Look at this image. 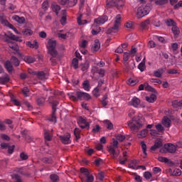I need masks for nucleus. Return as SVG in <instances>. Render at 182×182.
I'll return each mask as SVG.
<instances>
[{
    "label": "nucleus",
    "instance_id": "1",
    "mask_svg": "<svg viewBox=\"0 0 182 182\" xmlns=\"http://www.w3.org/2000/svg\"><path fill=\"white\" fill-rule=\"evenodd\" d=\"M46 48L48 53L50 55V61L53 66H55L58 62V50H56V41L53 39L48 41Z\"/></svg>",
    "mask_w": 182,
    "mask_h": 182
},
{
    "label": "nucleus",
    "instance_id": "2",
    "mask_svg": "<svg viewBox=\"0 0 182 182\" xmlns=\"http://www.w3.org/2000/svg\"><path fill=\"white\" fill-rule=\"evenodd\" d=\"M4 41L5 42L9 43V46L12 50H15V52H18L19 50V47L16 43H11V41L9 39H11V41H16L17 42H22V39L21 38L14 35L10 31H8L7 33H5L3 37Z\"/></svg>",
    "mask_w": 182,
    "mask_h": 182
},
{
    "label": "nucleus",
    "instance_id": "3",
    "mask_svg": "<svg viewBox=\"0 0 182 182\" xmlns=\"http://www.w3.org/2000/svg\"><path fill=\"white\" fill-rule=\"evenodd\" d=\"M151 11V4H142L139 6L137 9L136 16L137 19H141V18H144V16H147L150 11Z\"/></svg>",
    "mask_w": 182,
    "mask_h": 182
},
{
    "label": "nucleus",
    "instance_id": "4",
    "mask_svg": "<svg viewBox=\"0 0 182 182\" xmlns=\"http://www.w3.org/2000/svg\"><path fill=\"white\" fill-rule=\"evenodd\" d=\"M69 99L73 100V102H77V99L80 100H90L91 97L90 95L86 92L78 91L76 92V96L73 92H70L68 94Z\"/></svg>",
    "mask_w": 182,
    "mask_h": 182
},
{
    "label": "nucleus",
    "instance_id": "5",
    "mask_svg": "<svg viewBox=\"0 0 182 182\" xmlns=\"http://www.w3.org/2000/svg\"><path fill=\"white\" fill-rule=\"evenodd\" d=\"M128 126L131 129L132 133H137L139 129L143 127V119H132V121L128 122Z\"/></svg>",
    "mask_w": 182,
    "mask_h": 182
},
{
    "label": "nucleus",
    "instance_id": "6",
    "mask_svg": "<svg viewBox=\"0 0 182 182\" xmlns=\"http://www.w3.org/2000/svg\"><path fill=\"white\" fill-rule=\"evenodd\" d=\"M122 21V16L118 14L115 17L114 25L112 28H109L108 33H116L119 31V26H120V22Z\"/></svg>",
    "mask_w": 182,
    "mask_h": 182
},
{
    "label": "nucleus",
    "instance_id": "7",
    "mask_svg": "<svg viewBox=\"0 0 182 182\" xmlns=\"http://www.w3.org/2000/svg\"><path fill=\"white\" fill-rule=\"evenodd\" d=\"M177 147H182V145H174L173 144H166L164 145V149L168 153H176L177 151Z\"/></svg>",
    "mask_w": 182,
    "mask_h": 182
},
{
    "label": "nucleus",
    "instance_id": "8",
    "mask_svg": "<svg viewBox=\"0 0 182 182\" xmlns=\"http://www.w3.org/2000/svg\"><path fill=\"white\" fill-rule=\"evenodd\" d=\"M80 172L87 178L86 182H93L95 180V178L90 175V173H89V171L87 168H81Z\"/></svg>",
    "mask_w": 182,
    "mask_h": 182
},
{
    "label": "nucleus",
    "instance_id": "9",
    "mask_svg": "<svg viewBox=\"0 0 182 182\" xmlns=\"http://www.w3.org/2000/svg\"><path fill=\"white\" fill-rule=\"evenodd\" d=\"M107 21H109V17H107V16H102L95 18L94 22L97 25H105Z\"/></svg>",
    "mask_w": 182,
    "mask_h": 182
},
{
    "label": "nucleus",
    "instance_id": "10",
    "mask_svg": "<svg viewBox=\"0 0 182 182\" xmlns=\"http://www.w3.org/2000/svg\"><path fill=\"white\" fill-rule=\"evenodd\" d=\"M78 123L81 129H90V124L87 122L86 119L80 117L78 119Z\"/></svg>",
    "mask_w": 182,
    "mask_h": 182
},
{
    "label": "nucleus",
    "instance_id": "11",
    "mask_svg": "<svg viewBox=\"0 0 182 182\" xmlns=\"http://www.w3.org/2000/svg\"><path fill=\"white\" fill-rule=\"evenodd\" d=\"M58 4L60 5H68V6H75L77 4V0L70 1L69 0H58Z\"/></svg>",
    "mask_w": 182,
    "mask_h": 182
},
{
    "label": "nucleus",
    "instance_id": "12",
    "mask_svg": "<svg viewBox=\"0 0 182 182\" xmlns=\"http://www.w3.org/2000/svg\"><path fill=\"white\" fill-rule=\"evenodd\" d=\"M60 139L63 144H70V134L60 136Z\"/></svg>",
    "mask_w": 182,
    "mask_h": 182
},
{
    "label": "nucleus",
    "instance_id": "13",
    "mask_svg": "<svg viewBox=\"0 0 182 182\" xmlns=\"http://www.w3.org/2000/svg\"><path fill=\"white\" fill-rule=\"evenodd\" d=\"M108 151L112 159H117L119 157V154H120V151H116V149L113 146H109L108 149Z\"/></svg>",
    "mask_w": 182,
    "mask_h": 182
},
{
    "label": "nucleus",
    "instance_id": "14",
    "mask_svg": "<svg viewBox=\"0 0 182 182\" xmlns=\"http://www.w3.org/2000/svg\"><path fill=\"white\" fill-rule=\"evenodd\" d=\"M129 106H133V107H139L140 105V99L137 97H134L129 103Z\"/></svg>",
    "mask_w": 182,
    "mask_h": 182
},
{
    "label": "nucleus",
    "instance_id": "15",
    "mask_svg": "<svg viewBox=\"0 0 182 182\" xmlns=\"http://www.w3.org/2000/svg\"><path fill=\"white\" fill-rule=\"evenodd\" d=\"M131 56L132 55L129 54V53L128 52L124 53V55H123L124 65L125 68H127V69H129V63H127V60L130 59Z\"/></svg>",
    "mask_w": 182,
    "mask_h": 182
},
{
    "label": "nucleus",
    "instance_id": "16",
    "mask_svg": "<svg viewBox=\"0 0 182 182\" xmlns=\"http://www.w3.org/2000/svg\"><path fill=\"white\" fill-rule=\"evenodd\" d=\"M151 2H154L155 5H158L159 6H163L168 4V0H152Z\"/></svg>",
    "mask_w": 182,
    "mask_h": 182
},
{
    "label": "nucleus",
    "instance_id": "17",
    "mask_svg": "<svg viewBox=\"0 0 182 182\" xmlns=\"http://www.w3.org/2000/svg\"><path fill=\"white\" fill-rule=\"evenodd\" d=\"M146 100L149 103H154L157 100V97L154 94H151L149 96L146 97Z\"/></svg>",
    "mask_w": 182,
    "mask_h": 182
},
{
    "label": "nucleus",
    "instance_id": "18",
    "mask_svg": "<svg viewBox=\"0 0 182 182\" xmlns=\"http://www.w3.org/2000/svg\"><path fill=\"white\" fill-rule=\"evenodd\" d=\"M99 49H100V42L99 41V40H95L92 47V50L93 52H97Z\"/></svg>",
    "mask_w": 182,
    "mask_h": 182
},
{
    "label": "nucleus",
    "instance_id": "19",
    "mask_svg": "<svg viewBox=\"0 0 182 182\" xmlns=\"http://www.w3.org/2000/svg\"><path fill=\"white\" fill-rule=\"evenodd\" d=\"M163 146V142L160 140H156L154 143V145L151 147V150L154 151L157 150V149H160Z\"/></svg>",
    "mask_w": 182,
    "mask_h": 182
},
{
    "label": "nucleus",
    "instance_id": "20",
    "mask_svg": "<svg viewBox=\"0 0 182 182\" xmlns=\"http://www.w3.org/2000/svg\"><path fill=\"white\" fill-rule=\"evenodd\" d=\"M62 32H63V30L59 31L57 33L58 38H59V39H68V37L69 36V33H63Z\"/></svg>",
    "mask_w": 182,
    "mask_h": 182
},
{
    "label": "nucleus",
    "instance_id": "21",
    "mask_svg": "<svg viewBox=\"0 0 182 182\" xmlns=\"http://www.w3.org/2000/svg\"><path fill=\"white\" fill-rule=\"evenodd\" d=\"M137 164H139V161L133 160L129 163V168H132V170H137Z\"/></svg>",
    "mask_w": 182,
    "mask_h": 182
},
{
    "label": "nucleus",
    "instance_id": "22",
    "mask_svg": "<svg viewBox=\"0 0 182 182\" xmlns=\"http://www.w3.org/2000/svg\"><path fill=\"white\" fill-rule=\"evenodd\" d=\"M162 124L165 127H170V125L171 124V120H170L168 117H164L162 120Z\"/></svg>",
    "mask_w": 182,
    "mask_h": 182
},
{
    "label": "nucleus",
    "instance_id": "23",
    "mask_svg": "<svg viewBox=\"0 0 182 182\" xmlns=\"http://www.w3.org/2000/svg\"><path fill=\"white\" fill-rule=\"evenodd\" d=\"M27 46H28V48H32L34 49H38V48H39V46L38 45V42H36V41H34L33 43L31 42V41H28L26 43Z\"/></svg>",
    "mask_w": 182,
    "mask_h": 182
},
{
    "label": "nucleus",
    "instance_id": "24",
    "mask_svg": "<svg viewBox=\"0 0 182 182\" xmlns=\"http://www.w3.org/2000/svg\"><path fill=\"white\" fill-rule=\"evenodd\" d=\"M9 82V75L5 73L3 77H0V83H8Z\"/></svg>",
    "mask_w": 182,
    "mask_h": 182
},
{
    "label": "nucleus",
    "instance_id": "25",
    "mask_svg": "<svg viewBox=\"0 0 182 182\" xmlns=\"http://www.w3.org/2000/svg\"><path fill=\"white\" fill-rule=\"evenodd\" d=\"M0 23H1L2 25H4V26H8L9 25V22H8L5 16L2 14H0Z\"/></svg>",
    "mask_w": 182,
    "mask_h": 182
},
{
    "label": "nucleus",
    "instance_id": "26",
    "mask_svg": "<svg viewBox=\"0 0 182 182\" xmlns=\"http://www.w3.org/2000/svg\"><path fill=\"white\" fill-rule=\"evenodd\" d=\"M33 34V31L29 28H25L22 31V35L24 36H31Z\"/></svg>",
    "mask_w": 182,
    "mask_h": 182
},
{
    "label": "nucleus",
    "instance_id": "27",
    "mask_svg": "<svg viewBox=\"0 0 182 182\" xmlns=\"http://www.w3.org/2000/svg\"><path fill=\"white\" fill-rule=\"evenodd\" d=\"M5 68L8 70L9 73L14 70V67L12 66V63L10 61H6L5 63Z\"/></svg>",
    "mask_w": 182,
    "mask_h": 182
},
{
    "label": "nucleus",
    "instance_id": "28",
    "mask_svg": "<svg viewBox=\"0 0 182 182\" xmlns=\"http://www.w3.org/2000/svg\"><path fill=\"white\" fill-rule=\"evenodd\" d=\"M147 129H143L141 132H140L139 134H137V137L139 139H144V137H146L147 136Z\"/></svg>",
    "mask_w": 182,
    "mask_h": 182
},
{
    "label": "nucleus",
    "instance_id": "29",
    "mask_svg": "<svg viewBox=\"0 0 182 182\" xmlns=\"http://www.w3.org/2000/svg\"><path fill=\"white\" fill-rule=\"evenodd\" d=\"M51 8L53 11V12H55L56 14V15H58V14H59V11H60V6L56 4H53L51 6Z\"/></svg>",
    "mask_w": 182,
    "mask_h": 182
},
{
    "label": "nucleus",
    "instance_id": "30",
    "mask_svg": "<svg viewBox=\"0 0 182 182\" xmlns=\"http://www.w3.org/2000/svg\"><path fill=\"white\" fill-rule=\"evenodd\" d=\"M92 35H97L99 32H100V27L96 26V25H92Z\"/></svg>",
    "mask_w": 182,
    "mask_h": 182
},
{
    "label": "nucleus",
    "instance_id": "31",
    "mask_svg": "<svg viewBox=\"0 0 182 182\" xmlns=\"http://www.w3.org/2000/svg\"><path fill=\"white\" fill-rule=\"evenodd\" d=\"M36 75H37V77L41 80H46V75H45V73L43 71L38 72L37 73Z\"/></svg>",
    "mask_w": 182,
    "mask_h": 182
},
{
    "label": "nucleus",
    "instance_id": "32",
    "mask_svg": "<svg viewBox=\"0 0 182 182\" xmlns=\"http://www.w3.org/2000/svg\"><path fill=\"white\" fill-rule=\"evenodd\" d=\"M13 19H14V21H16V22H18V23H25L24 17H19L18 16H14L13 17Z\"/></svg>",
    "mask_w": 182,
    "mask_h": 182
},
{
    "label": "nucleus",
    "instance_id": "33",
    "mask_svg": "<svg viewBox=\"0 0 182 182\" xmlns=\"http://www.w3.org/2000/svg\"><path fill=\"white\" fill-rule=\"evenodd\" d=\"M83 16V15L80 14L77 18V23L78 25H86V23H87V20H84V21H82V17Z\"/></svg>",
    "mask_w": 182,
    "mask_h": 182
},
{
    "label": "nucleus",
    "instance_id": "34",
    "mask_svg": "<svg viewBox=\"0 0 182 182\" xmlns=\"http://www.w3.org/2000/svg\"><path fill=\"white\" fill-rule=\"evenodd\" d=\"M24 60L26 62V63H33V62H35L36 60L32 56H26L24 57Z\"/></svg>",
    "mask_w": 182,
    "mask_h": 182
},
{
    "label": "nucleus",
    "instance_id": "35",
    "mask_svg": "<svg viewBox=\"0 0 182 182\" xmlns=\"http://www.w3.org/2000/svg\"><path fill=\"white\" fill-rule=\"evenodd\" d=\"M149 25H150V20L149 19H146L144 21H142L140 24L141 28H142V29H144L145 28H147V26H149Z\"/></svg>",
    "mask_w": 182,
    "mask_h": 182
},
{
    "label": "nucleus",
    "instance_id": "36",
    "mask_svg": "<svg viewBox=\"0 0 182 182\" xmlns=\"http://www.w3.org/2000/svg\"><path fill=\"white\" fill-rule=\"evenodd\" d=\"M106 5L108 8H113V6H116V1L114 0H107Z\"/></svg>",
    "mask_w": 182,
    "mask_h": 182
},
{
    "label": "nucleus",
    "instance_id": "37",
    "mask_svg": "<svg viewBox=\"0 0 182 182\" xmlns=\"http://www.w3.org/2000/svg\"><path fill=\"white\" fill-rule=\"evenodd\" d=\"M105 124V127H107V129H108V130H112L113 129V124H112V122L109 120H105L104 122Z\"/></svg>",
    "mask_w": 182,
    "mask_h": 182
},
{
    "label": "nucleus",
    "instance_id": "38",
    "mask_svg": "<svg viewBox=\"0 0 182 182\" xmlns=\"http://www.w3.org/2000/svg\"><path fill=\"white\" fill-rule=\"evenodd\" d=\"M41 161H43V163H46V164H52V163H53V160H52V158L48 157H44L41 159Z\"/></svg>",
    "mask_w": 182,
    "mask_h": 182
},
{
    "label": "nucleus",
    "instance_id": "39",
    "mask_svg": "<svg viewBox=\"0 0 182 182\" xmlns=\"http://www.w3.org/2000/svg\"><path fill=\"white\" fill-rule=\"evenodd\" d=\"M163 72H164L163 69L158 70L154 72V75L155 76V77H161V76H163Z\"/></svg>",
    "mask_w": 182,
    "mask_h": 182
},
{
    "label": "nucleus",
    "instance_id": "40",
    "mask_svg": "<svg viewBox=\"0 0 182 182\" xmlns=\"http://www.w3.org/2000/svg\"><path fill=\"white\" fill-rule=\"evenodd\" d=\"M115 4L117 8H123L124 6V0H116Z\"/></svg>",
    "mask_w": 182,
    "mask_h": 182
},
{
    "label": "nucleus",
    "instance_id": "41",
    "mask_svg": "<svg viewBox=\"0 0 182 182\" xmlns=\"http://www.w3.org/2000/svg\"><path fill=\"white\" fill-rule=\"evenodd\" d=\"M139 83V80H133V79H129L127 81V85H129V86H135V85H137Z\"/></svg>",
    "mask_w": 182,
    "mask_h": 182
},
{
    "label": "nucleus",
    "instance_id": "42",
    "mask_svg": "<svg viewBox=\"0 0 182 182\" xmlns=\"http://www.w3.org/2000/svg\"><path fill=\"white\" fill-rule=\"evenodd\" d=\"M181 174V170L175 168L171 173V176H179Z\"/></svg>",
    "mask_w": 182,
    "mask_h": 182
},
{
    "label": "nucleus",
    "instance_id": "43",
    "mask_svg": "<svg viewBox=\"0 0 182 182\" xmlns=\"http://www.w3.org/2000/svg\"><path fill=\"white\" fill-rule=\"evenodd\" d=\"M44 137L47 141H50L52 140V136H50L47 130H44Z\"/></svg>",
    "mask_w": 182,
    "mask_h": 182
},
{
    "label": "nucleus",
    "instance_id": "44",
    "mask_svg": "<svg viewBox=\"0 0 182 182\" xmlns=\"http://www.w3.org/2000/svg\"><path fill=\"white\" fill-rule=\"evenodd\" d=\"M50 122L53 123H56V112L53 111L51 117L48 119Z\"/></svg>",
    "mask_w": 182,
    "mask_h": 182
},
{
    "label": "nucleus",
    "instance_id": "45",
    "mask_svg": "<svg viewBox=\"0 0 182 182\" xmlns=\"http://www.w3.org/2000/svg\"><path fill=\"white\" fill-rule=\"evenodd\" d=\"M11 62L14 66H19V60H18L16 57H11Z\"/></svg>",
    "mask_w": 182,
    "mask_h": 182
},
{
    "label": "nucleus",
    "instance_id": "46",
    "mask_svg": "<svg viewBox=\"0 0 182 182\" xmlns=\"http://www.w3.org/2000/svg\"><path fill=\"white\" fill-rule=\"evenodd\" d=\"M11 100L12 103H14L16 106H21V102H19L18 101V100H16V98H15V96L11 95Z\"/></svg>",
    "mask_w": 182,
    "mask_h": 182
},
{
    "label": "nucleus",
    "instance_id": "47",
    "mask_svg": "<svg viewBox=\"0 0 182 182\" xmlns=\"http://www.w3.org/2000/svg\"><path fill=\"white\" fill-rule=\"evenodd\" d=\"M138 69H139L141 72H144V70L146 69V63L143 61L141 62L138 65Z\"/></svg>",
    "mask_w": 182,
    "mask_h": 182
},
{
    "label": "nucleus",
    "instance_id": "48",
    "mask_svg": "<svg viewBox=\"0 0 182 182\" xmlns=\"http://www.w3.org/2000/svg\"><path fill=\"white\" fill-rule=\"evenodd\" d=\"M29 88H28L27 87H24L22 90V93L26 97H28V96H29Z\"/></svg>",
    "mask_w": 182,
    "mask_h": 182
},
{
    "label": "nucleus",
    "instance_id": "49",
    "mask_svg": "<svg viewBox=\"0 0 182 182\" xmlns=\"http://www.w3.org/2000/svg\"><path fill=\"white\" fill-rule=\"evenodd\" d=\"M166 25L168 26H175L176 22L174 21V20L169 18L166 20Z\"/></svg>",
    "mask_w": 182,
    "mask_h": 182
},
{
    "label": "nucleus",
    "instance_id": "50",
    "mask_svg": "<svg viewBox=\"0 0 182 182\" xmlns=\"http://www.w3.org/2000/svg\"><path fill=\"white\" fill-rule=\"evenodd\" d=\"M72 65L75 69H77V68H79V60L77 58H74Z\"/></svg>",
    "mask_w": 182,
    "mask_h": 182
},
{
    "label": "nucleus",
    "instance_id": "51",
    "mask_svg": "<svg viewBox=\"0 0 182 182\" xmlns=\"http://www.w3.org/2000/svg\"><path fill=\"white\" fill-rule=\"evenodd\" d=\"M50 178L51 180V181L53 182H58L59 181V176H58V175L56 174H53L50 176Z\"/></svg>",
    "mask_w": 182,
    "mask_h": 182
},
{
    "label": "nucleus",
    "instance_id": "52",
    "mask_svg": "<svg viewBox=\"0 0 182 182\" xmlns=\"http://www.w3.org/2000/svg\"><path fill=\"white\" fill-rule=\"evenodd\" d=\"M74 134L76 139H80V129L79 128H75L74 131Z\"/></svg>",
    "mask_w": 182,
    "mask_h": 182
},
{
    "label": "nucleus",
    "instance_id": "53",
    "mask_svg": "<svg viewBox=\"0 0 182 182\" xmlns=\"http://www.w3.org/2000/svg\"><path fill=\"white\" fill-rule=\"evenodd\" d=\"M82 87H83V89H85V90L89 91L90 90L89 81L88 80L84 81L82 83Z\"/></svg>",
    "mask_w": 182,
    "mask_h": 182
},
{
    "label": "nucleus",
    "instance_id": "54",
    "mask_svg": "<svg viewBox=\"0 0 182 182\" xmlns=\"http://www.w3.org/2000/svg\"><path fill=\"white\" fill-rule=\"evenodd\" d=\"M144 86H145V90H148L149 92H154V88L151 87V86H150L149 83L145 82Z\"/></svg>",
    "mask_w": 182,
    "mask_h": 182
},
{
    "label": "nucleus",
    "instance_id": "55",
    "mask_svg": "<svg viewBox=\"0 0 182 182\" xmlns=\"http://www.w3.org/2000/svg\"><path fill=\"white\" fill-rule=\"evenodd\" d=\"M105 176L106 175L105 174V172L101 171L98 173L97 177H98V179L100 180V181L105 180Z\"/></svg>",
    "mask_w": 182,
    "mask_h": 182
},
{
    "label": "nucleus",
    "instance_id": "56",
    "mask_svg": "<svg viewBox=\"0 0 182 182\" xmlns=\"http://www.w3.org/2000/svg\"><path fill=\"white\" fill-rule=\"evenodd\" d=\"M158 161H161V163H168V159L163 156H159Z\"/></svg>",
    "mask_w": 182,
    "mask_h": 182
},
{
    "label": "nucleus",
    "instance_id": "57",
    "mask_svg": "<svg viewBox=\"0 0 182 182\" xmlns=\"http://www.w3.org/2000/svg\"><path fill=\"white\" fill-rule=\"evenodd\" d=\"M156 129L158 130V132H159L160 133H163L164 132V127H163V125L159 124L157 125H156Z\"/></svg>",
    "mask_w": 182,
    "mask_h": 182
},
{
    "label": "nucleus",
    "instance_id": "58",
    "mask_svg": "<svg viewBox=\"0 0 182 182\" xmlns=\"http://www.w3.org/2000/svg\"><path fill=\"white\" fill-rule=\"evenodd\" d=\"M88 69H89V64L87 63H85L81 65V70H82V72H85Z\"/></svg>",
    "mask_w": 182,
    "mask_h": 182
},
{
    "label": "nucleus",
    "instance_id": "59",
    "mask_svg": "<svg viewBox=\"0 0 182 182\" xmlns=\"http://www.w3.org/2000/svg\"><path fill=\"white\" fill-rule=\"evenodd\" d=\"M116 139L119 141H123L126 139V136L124 135H122V134H119L116 136Z\"/></svg>",
    "mask_w": 182,
    "mask_h": 182
},
{
    "label": "nucleus",
    "instance_id": "60",
    "mask_svg": "<svg viewBox=\"0 0 182 182\" xmlns=\"http://www.w3.org/2000/svg\"><path fill=\"white\" fill-rule=\"evenodd\" d=\"M136 53H137V48L132 47L131 51L129 53L130 55L133 57L136 56Z\"/></svg>",
    "mask_w": 182,
    "mask_h": 182
},
{
    "label": "nucleus",
    "instance_id": "61",
    "mask_svg": "<svg viewBox=\"0 0 182 182\" xmlns=\"http://www.w3.org/2000/svg\"><path fill=\"white\" fill-rule=\"evenodd\" d=\"M172 32L173 35H178L180 33V30L175 26L172 27Z\"/></svg>",
    "mask_w": 182,
    "mask_h": 182
},
{
    "label": "nucleus",
    "instance_id": "62",
    "mask_svg": "<svg viewBox=\"0 0 182 182\" xmlns=\"http://www.w3.org/2000/svg\"><path fill=\"white\" fill-rule=\"evenodd\" d=\"M144 177L146 178V180H150L151 177H152L151 173L149 171L144 172Z\"/></svg>",
    "mask_w": 182,
    "mask_h": 182
},
{
    "label": "nucleus",
    "instance_id": "63",
    "mask_svg": "<svg viewBox=\"0 0 182 182\" xmlns=\"http://www.w3.org/2000/svg\"><path fill=\"white\" fill-rule=\"evenodd\" d=\"M92 94L95 97H99V96H100V93L99 92V88L95 87L92 91Z\"/></svg>",
    "mask_w": 182,
    "mask_h": 182
},
{
    "label": "nucleus",
    "instance_id": "64",
    "mask_svg": "<svg viewBox=\"0 0 182 182\" xmlns=\"http://www.w3.org/2000/svg\"><path fill=\"white\" fill-rule=\"evenodd\" d=\"M37 104L41 105L45 103V97H40L36 100Z\"/></svg>",
    "mask_w": 182,
    "mask_h": 182
}]
</instances>
